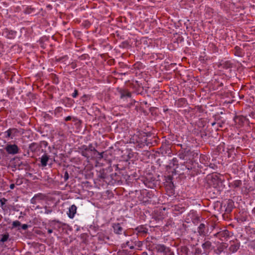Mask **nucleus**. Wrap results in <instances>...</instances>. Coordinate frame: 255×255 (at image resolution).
I'll use <instances>...</instances> for the list:
<instances>
[{
	"label": "nucleus",
	"instance_id": "f257e3e1",
	"mask_svg": "<svg viewBox=\"0 0 255 255\" xmlns=\"http://www.w3.org/2000/svg\"><path fill=\"white\" fill-rule=\"evenodd\" d=\"M157 252L161 253V255H174L171 250L163 245H157L155 248Z\"/></svg>",
	"mask_w": 255,
	"mask_h": 255
},
{
	"label": "nucleus",
	"instance_id": "f3484780",
	"mask_svg": "<svg viewBox=\"0 0 255 255\" xmlns=\"http://www.w3.org/2000/svg\"><path fill=\"white\" fill-rule=\"evenodd\" d=\"M239 247L240 245L238 243L233 244L230 246L229 250L230 253H234L239 250Z\"/></svg>",
	"mask_w": 255,
	"mask_h": 255
},
{
	"label": "nucleus",
	"instance_id": "ddd939ff",
	"mask_svg": "<svg viewBox=\"0 0 255 255\" xmlns=\"http://www.w3.org/2000/svg\"><path fill=\"white\" fill-rule=\"evenodd\" d=\"M138 235L144 236L147 233L148 229L144 226H140L135 228Z\"/></svg>",
	"mask_w": 255,
	"mask_h": 255
},
{
	"label": "nucleus",
	"instance_id": "dca6fc26",
	"mask_svg": "<svg viewBox=\"0 0 255 255\" xmlns=\"http://www.w3.org/2000/svg\"><path fill=\"white\" fill-rule=\"evenodd\" d=\"M49 159V156L47 154H43L40 158L41 165L43 167L47 165V162Z\"/></svg>",
	"mask_w": 255,
	"mask_h": 255
},
{
	"label": "nucleus",
	"instance_id": "f03ea898",
	"mask_svg": "<svg viewBox=\"0 0 255 255\" xmlns=\"http://www.w3.org/2000/svg\"><path fill=\"white\" fill-rule=\"evenodd\" d=\"M198 233L201 236H206L209 231L208 223L207 221L201 223L198 227Z\"/></svg>",
	"mask_w": 255,
	"mask_h": 255
},
{
	"label": "nucleus",
	"instance_id": "a878e982",
	"mask_svg": "<svg viewBox=\"0 0 255 255\" xmlns=\"http://www.w3.org/2000/svg\"><path fill=\"white\" fill-rule=\"evenodd\" d=\"M9 238V235L8 233L2 235V238L0 240V242L4 243L6 242Z\"/></svg>",
	"mask_w": 255,
	"mask_h": 255
},
{
	"label": "nucleus",
	"instance_id": "473e14b6",
	"mask_svg": "<svg viewBox=\"0 0 255 255\" xmlns=\"http://www.w3.org/2000/svg\"><path fill=\"white\" fill-rule=\"evenodd\" d=\"M64 179L65 181H67L69 179V174L67 171L64 173Z\"/></svg>",
	"mask_w": 255,
	"mask_h": 255
},
{
	"label": "nucleus",
	"instance_id": "a18cd8bd",
	"mask_svg": "<svg viewBox=\"0 0 255 255\" xmlns=\"http://www.w3.org/2000/svg\"><path fill=\"white\" fill-rule=\"evenodd\" d=\"M16 184L17 185H20L21 184V183H18V180L17 179L16 182Z\"/></svg>",
	"mask_w": 255,
	"mask_h": 255
},
{
	"label": "nucleus",
	"instance_id": "72a5a7b5",
	"mask_svg": "<svg viewBox=\"0 0 255 255\" xmlns=\"http://www.w3.org/2000/svg\"><path fill=\"white\" fill-rule=\"evenodd\" d=\"M78 95V91L77 89H75L74 93L72 94L73 98H76Z\"/></svg>",
	"mask_w": 255,
	"mask_h": 255
},
{
	"label": "nucleus",
	"instance_id": "393cba45",
	"mask_svg": "<svg viewBox=\"0 0 255 255\" xmlns=\"http://www.w3.org/2000/svg\"><path fill=\"white\" fill-rule=\"evenodd\" d=\"M126 247H128L130 249H133L134 248L132 243L129 241H127L125 244H123V247L126 248Z\"/></svg>",
	"mask_w": 255,
	"mask_h": 255
},
{
	"label": "nucleus",
	"instance_id": "2f4dec72",
	"mask_svg": "<svg viewBox=\"0 0 255 255\" xmlns=\"http://www.w3.org/2000/svg\"><path fill=\"white\" fill-rule=\"evenodd\" d=\"M7 201V200L4 198H2L1 199H0V206L2 208L3 205L5 203V202Z\"/></svg>",
	"mask_w": 255,
	"mask_h": 255
},
{
	"label": "nucleus",
	"instance_id": "2eb2a0df",
	"mask_svg": "<svg viewBox=\"0 0 255 255\" xmlns=\"http://www.w3.org/2000/svg\"><path fill=\"white\" fill-rule=\"evenodd\" d=\"M114 232L117 234H122L123 232V228L120 223L114 224L113 225Z\"/></svg>",
	"mask_w": 255,
	"mask_h": 255
},
{
	"label": "nucleus",
	"instance_id": "7c9ffc66",
	"mask_svg": "<svg viewBox=\"0 0 255 255\" xmlns=\"http://www.w3.org/2000/svg\"><path fill=\"white\" fill-rule=\"evenodd\" d=\"M44 208H45V212H44L45 214H49L52 212V210L51 209H49L47 206H45L44 207Z\"/></svg>",
	"mask_w": 255,
	"mask_h": 255
},
{
	"label": "nucleus",
	"instance_id": "cd10ccee",
	"mask_svg": "<svg viewBox=\"0 0 255 255\" xmlns=\"http://www.w3.org/2000/svg\"><path fill=\"white\" fill-rule=\"evenodd\" d=\"M87 147L88 150L90 151V152H95L97 151V149L93 146L92 143H90L88 146L87 145Z\"/></svg>",
	"mask_w": 255,
	"mask_h": 255
},
{
	"label": "nucleus",
	"instance_id": "bb28decb",
	"mask_svg": "<svg viewBox=\"0 0 255 255\" xmlns=\"http://www.w3.org/2000/svg\"><path fill=\"white\" fill-rule=\"evenodd\" d=\"M21 226V223L18 221H15L12 222V228H14L16 227H19Z\"/></svg>",
	"mask_w": 255,
	"mask_h": 255
},
{
	"label": "nucleus",
	"instance_id": "9b49d317",
	"mask_svg": "<svg viewBox=\"0 0 255 255\" xmlns=\"http://www.w3.org/2000/svg\"><path fill=\"white\" fill-rule=\"evenodd\" d=\"M202 247L205 253H209L213 249L212 243L208 240L205 241V242L202 245Z\"/></svg>",
	"mask_w": 255,
	"mask_h": 255
},
{
	"label": "nucleus",
	"instance_id": "f704fd0d",
	"mask_svg": "<svg viewBox=\"0 0 255 255\" xmlns=\"http://www.w3.org/2000/svg\"><path fill=\"white\" fill-rule=\"evenodd\" d=\"M37 200L36 199V198H34V197H33L30 200V202L31 204H35L36 203V201Z\"/></svg>",
	"mask_w": 255,
	"mask_h": 255
},
{
	"label": "nucleus",
	"instance_id": "de8ad7c7",
	"mask_svg": "<svg viewBox=\"0 0 255 255\" xmlns=\"http://www.w3.org/2000/svg\"><path fill=\"white\" fill-rule=\"evenodd\" d=\"M87 97V95H85L83 96L82 98L84 99V98H86Z\"/></svg>",
	"mask_w": 255,
	"mask_h": 255
},
{
	"label": "nucleus",
	"instance_id": "c756f323",
	"mask_svg": "<svg viewBox=\"0 0 255 255\" xmlns=\"http://www.w3.org/2000/svg\"><path fill=\"white\" fill-rule=\"evenodd\" d=\"M95 152H96L97 154H98V158L99 159V160H101V159H102L103 157H104V152H99V151H98L97 150V151H95Z\"/></svg>",
	"mask_w": 255,
	"mask_h": 255
},
{
	"label": "nucleus",
	"instance_id": "39448f33",
	"mask_svg": "<svg viewBox=\"0 0 255 255\" xmlns=\"http://www.w3.org/2000/svg\"><path fill=\"white\" fill-rule=\"evenodd\" d=\"M191 151L189 147L183 148L179 151L178 156L183 160L187 159V157L191 154Z\"/></svg>",
	"mask_w": 255,
	"mask_h": 255
},
{
	"label": "nucleus",
	"instance_id": "9d476101",
	"mask_svg": "<svg viewBox=\"0 0 255 255\" xmlns=\"http://www.w3.org/2000/svg\"><path fill=\"white\" fill-rule=\"evenodd\" d=\"M119 93L120 95L121 99H125L130 98L131 97V93L126 89H118Z\"/></svg>",
	"mask_w": 255,
	"mask_h": 255
},
{
	"label": "nucleus",
	"instance_id": "c03bdc74",
	"mask_svg": "<svg viewBox=\"0 0 255 255\" xmlns=\"http://www.w3.org/2000/svg\"><path fill=\"white\" fill-rule=\"evenodd\" d=\"M252 213H253V214H254V215H255V207L253 209V210H252Z\"/></svg>",
	"mask_w": 255,
	"mask_h": 255
},
{
	"label": "nucleus",
	"instance_id": "412c9836",
	"mask_svg": "<svg viewBox=\"0 0 255 255\" xmlns=\"http://www.w3.org/2000/svg\"><path fill=\"white\" fill-rule=\"evenodd\" d=\"M235 55L236 56L239 57H241L242 56V49L240 47L236 46L235 47Z\"/></svg>",
	"mask_w": 255,
	"mask_h": 255
},
{
	"label": "nucleus",
	"instance_id": "c85d7f7f",
	"mask_svg": "<svg viewBox=\"0 0 255 255\" xmlns=\"http://www.w3.org/2000/svg\"><path fill=\"white\" fill-rule=\"evenodd\" d=\"M141 255H155V254L152 251L148 250L147 251L142 253Z\"/></svg>",
	"mask_w": 255,
	"mask_h": 255
},
{
	"label": "nucleus",
	"instance_id": "6e6552de",
	"mask_svg": "<svg viewBox=\"0 0 255 255\" xmlns=\"http://www.w3.org/2000/svg\"><path fill=\"white\" fill-rule=\"evenodd\" d=\"M78 149L79 150V152L82 156L85 157L87 159H89L90 157V155L89 154L90 151L88 150L86 145H81L78 147Z\"/></svg>",
	"mask_w": 255,
	"mask_h": 255
},
{
	"label": "nucleus",
	"instance_id": "f8f14e48",
	"mask_svg": "<svg viewBox=\"0 0 255 255\" xmlns=\"http://www.w3.org/2000/svg\"><path fill=\"white\" fill-rule=\"evenodd\" d=\"M16 34V32L9 30L8 29H5L2 33V35L4 36L9 39H12L14 37Z\"/></svg>",
	"mask_w": 255,
	"mask_h": 255
},
{
	"label": "nucleus",
	"instance_id": "37998d69",
	"mask_svg": "<svg viewBox=\"0 0 255 255\" xmlns=\"http://www.w3.org/2000/svg\"><path fill=\"white\" fill-rule=\"evenodd\" d=\"M48 234H51L53 232V230L52 229H49L47 231Z\"/></svg>",
	"mask_w": 255,
	"mask_h": 255
},
{
	"label": "nucleus",
	"instance_id": "4be33fe9",
	"mask_svg": "<svg viewBox=\"0 0 255 255\" xmlns=\"http://www.w3.org/2000/svg\"><path fill=\"white\" fill-rule=\"evenodd\" d=\"M98 177L103 180L107 178V175L105 172L104 169L101 170L100 171L99 173L98 174Z\"/></svg>",
	"mask_w": 255,
	"mask_h": 255
},
{
	"label": "nucleus",
	"instance_id": "a19ab883",
	"mask_svg": "<svg viewBox=\"0 0 255 255\" xmlns=\"http://www.w3.org/2000/svg\"><path fill=\"white\" fill-rule=\"evenodd\" d=\"M195 253H200V250L199 249H196L195 250Z\"/></svg>",
	"mask_w": 255,
	"mask_h": 255
},
{
	"label": "nucleus",
	"instance_id": "49530a36",
	"mask_svg": "<svg viewBox=\"0 0 255 255\" xmlns=\"http://www.w3.org/2000/svg\"><path fill=\"white\" fill-rule=\"evenodd\" d=\"M52 222H57V223H59V221H57L56 220H53Z\"/></svg>",
	"mask_w": 255,
	"mask_h": 255
},
{
	"label": "nucleus",
	"instance_id": "0eeeda50",
	"mask_svg": "<svg viewBox=\"0 0 255 255\" xmlns=\"http://www.w3.org/2000/svg\"><path fill=\"white\" fill-rule=\"evenodd\" d=\"M18 131L17 128H10L4 132V137L6 138H10L12 139L16 134L18 133Z\"/></svg>",
	"mask_w": 255,
	"mask_h": 255
},
{
	"label": "nucleus",
	"instance_id": "c9c22d12",
	"mask_svg": "<svg viewBox=\"0 0 255 255\" xmlns=\"http://www.w3.org/2000/svg\"><path fill=\"white\" fill-rule=\"evenodd\" d=\"M33 9H31V8H27L25 10V12L26 13H27V14H29L31 12V11L33 10Z\"/></svg>",
	"mask_w": 255,
	"mask_h": 255
},
{
	"label": "nucleus",
	"instance_id": "e433bc0d",
	"mask_svg": "<svg viewBox=\"0 0 255 255\" xmlns=\"http://www.w3.org/2000/svg\"><path fill=\"white\" fill-rule=\"evenodd\" d=\"M28 225L27 224H23L21 227L23 230H26L28 228Z\"/></svg>",
	"mask_w": 255,
	"mask_h": 255
},
{
	"label": "nucleus",
	"instance_id": "a211bd4d",
	"mask_svg": "<svg viewBox=\"0 0 255 255\" xmlns=\"http://www.w3.org/2000/svg\"><path fill=\"white\" fill-rule=\"evenodd\" d=\"M40 147L39 144L37 143L33 142L29 146V149L33 152L36 151V150Z\"/></svg>",
	"mask_w": 255,
	"mask_h": 255
},
{
	"label": "nucleus",
	"instance_id": "4c0bfd02",
	"mask_svg": "<svg viewBox=\"0 0 255 255\" xmlns=\"http://www.w3.org/2000/svg\"><path fill=\"white\" fill-rule=\"evenodd\" d=\"M71 119H72V118H71V116H68V117L65 118V121L66 122H67V121H70L71 120Z\"/></svg>",
	"mask_w": 255,
	"mask_h": 255
},
{
	"label": "nucleus",
	"instance_id": "7ed1b4c3",
	"mask_svg": "<svg viewBox=\"0 0 255 255\" xmlns=\"http://www.w3.org/2000/svg\"><path fill=\"white\" fill-rule=\"evenodd\" d=\"M234 121L238 127H242L249 123L248 119L243 116H237L234 118Z\"/></svg>",
	"mask_w": 255,
	"mask_h": 255
},
{
	"label": "nucleus",
	"instance_id": "aec40b11",
	"mask_svg": "<svg viewBox=\"0 0 255 255\" xmlns=\"http://www.w3.org/2000/svg\"><path fill=\"white\" fill-rule=\"evenodd\" d=\"M211 181L213 183V186L216 188L219 185V184H221V182L219 180L218 177L215 176V177H212L211 179Z\"/></svg>",
	"mask_w": 255,
	"mask_h": 255
},
{
	"label": "nucleus",
	"instance_id": "ea45409f",
	"mask_svg": "<svg viewBox=\"0 0 255 255\" xmlns=\"http://www.w3.org/2000/svg\"><path fill=\"white\" fill-rule=\"evenodd\" d=\"M14 187H15L14 184H11L9 186L10 189H13Z\"/></svg>",
	"mask_w": 255,
	"mask_h": 255
},
{
	"label": "nucleus",
	"instance_id": "20e7f679",
	"mask_svg": "<svg viewBox=\"0 0 255 255\" xmlns=\"http://www.w3.org/2000/svg\"><path fill=\"white\" fill-rule=\"evenodd\" d=\"M6 152L9 154L14 155L19 152V148L18 146L15 144H7L5 148Z\"/></svg>",
	"mask_w": 255,
	"mask_h": 255
},
{
	"label": "nucleus",
	"instance_id": "1a4fd4ad",
	"mask_svg": "<svg viewBox=\"0 0 255 255\" xmlns=\"http://www.w3.org/2000/svg\"><path fill=\"white\" fill-rule=\"evenodd\" d=\"M226 214H230L234 207V202L232 200H228L225 205Z\"/></svg>",
	"mask_w": 255,
	"mask_h": 255
},
{
	"label": "nucleus",
	"instance_id": "6ab92c4d",
	"mask_svg": "<svg viewBox=\"0 0 255 255\" xmlns=\"http://www.w3.org/2000/svg\"><path fill=\"white\" fill-rule=\"evenodd\" d=\"M232 63L230 61L223 62L221 64V66L225 69H228L232 67Z\"/></svg>",
	"mask_w": 255,
	"mask_h": 255
},
{
	"label": "nucleus",
	"instance_id": "79ce46f5",
	"mask_svg": "<svg viewBox=\"0 0 255 255\" xmlns=\"http://www.w3.org/2000/svg\"><path fill=\"white\" fill-rule=\"evenodd\" d=\"M124 253H125L124 251L123 252H118V255H123Z\"/></svg>",
	"mask_w": 255,
	"mask_h": 255
},
{
	"label": "nucleus",
	"instance_id": "4468645a",
	"mask_svg": "<svg viewBox=\"0 0 255 255\" xmlns=\"http://www.w3.org/2000/svg\"><path fill=\"white\" fill-rule=\"evenodd\" d=\"M76 211L77 207L75 205H72L71 206L69 207L68 212L67 213L69 218L70 219H73L74 217L75 214L76 213Z\"/></svg>",
	"mask_w": 255,
	"mask_h": 255
},
{
	"label": "nucleus",
	"instance_id": "58836bf2",
	"mask_svg": "<svg viewBox=\"0 0 255 255\" xmlns=\"http://www.w3.org/2000/svg\"><path fill=\"white\" fill-rule=\"evenodd\" d=\"M250 116L253 118H255V112H252L250 115Z\"/></svg>",
	"mask_w": 255,
	"mask_h": 255
},
{
	"label": "nucleus",
	"instance_id": "09e8293b",
	"mask_svg": "<svg viewBox=\"0 0 255 255\" xmlns=\"http://www.w3.org/2000/svg\"><path fill=\"white\" fill-rule=\"evenodd\" d=\"M72 67L73 68H75V66H74V65H72Z\"/></svg>",
	"mask_w": 255,
	"mask_h": 255
},
{
	"label": "nucleus",
	"instance_id": "5701e85b",
	"mask_svg": "<svg viewBox=\"0 0 255 255\" xmlns=\"http://www.w3.org/2000/svg\"><path fill=\"white\" fill-rule=\"evenodd\" d=\"M242 184V181L240 180H235L233 183H232V187L233 188H238V187H239L241 186Z\"/></svg>",
	"mask_w": 255,
	"mask_h": 255
},
{
	"label": "nucleus",
	"instance_id": "423d86ee",
	"mask_svg": "<svg viewBox=\"0 0 255 255\" xmlns=\"http://www.w3.org/2000/svg\"><path fill=\"white\" fill-rule=\"evenodd\" d=\"M214 236L216 238H219L222 241H224L229 237L230 233L228 230L225 229L218 232L215 233Z\"/></svg>",
	"mask_w": 255,
	"mask_h": 255
},
{
	"label": "nucleus",
	"instance_id": "b1692460",
	"mask_svg": "<svg viewBox=\"0 0 255 255\" xmlns=\"http://www.w3.org/2000/svg\"><path fill=\"white\" fill-rule=\"evenodd\" d=\"M34 198H36V199L37 200H42L45 198L46 196L44 194L40 193L35 194L34 196Z\"/></svg>",
	"mask_w": 255,
	"mask_h": 255
}]
</instances>
